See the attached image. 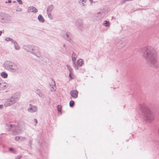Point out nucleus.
Wrapping results in <instances>:
<instances>
[{"label": "nucleus", "mask_w": 159, "mask_h": 159, "mask_svg": "<svg viewBox=\"0 0 159 159\" xmlns=\"http://www.w3.org/2000/svg\"><path fill=\"white\" fill-rule=\"evenodd\" d=\"M140 51L144 55L147 63L149 66L154 68L158 67L157 53L155 49L149 46L141 48Z\"/></svg>", "instance_id": "nucleus-1"}, {"label": "nucleus", "mask_w": 159, "mask_h": 159, "mask_svg": "<svg viewBox=\"0 0 159 159\" xmlns=\"http://www.w3.org/2000/svg\"><path fill=\"white\" fill-rule=\"evenodd\" d=\"M141 117L147 122L150 123L154 119L153 112L145 104H140L139 108Z\"/></svg>", "instance_id": "nucleus-2"}, {"label": "nucleus", "mask_w": 159, "mask_h": 159, "mask_svg": "<svg viewBox=\"0 0 159 159\" xmlns=\"http://www.w3.org/2000/svg\"><path fill=\"white\" fill-rule=\"evenodd\" d=\"M23 48L27 52H30L38 57L41 58V59L43 61V64H45L48 62L49 59L45 56L41 55L40 49L38 47L28 45H24Z\"/></svg>", "instance_id": "nucleus-3"}, {"label": "nucleus", "mask_w": 159, "mask_h": 159, "mask_svg": "<svg viewBox=\"0 0 159 159\" xmlns=\"http://www.w3.org/2000/svg\"><path fill=\"white\" fill-rule=\"evenodd\" d=\"M3 67L6 70L13 72L17 71L19 69V66L16 64L8 61L4 62Z\"/></svg>", "instance_id": "nucleus-4"}, {"label": "nucleus", "mask_w": 159, "mask_h": 159, "mask_svg": "<svg viewBox=\"0 0 159 159\" xmlns=\"http://www.w3.org/2000/svg\"><path fill=\"white\" fill-rule=\"evenodd\" d=\"M6 126L7 129H8L9 131H12L13 129H15L12 133L13 135H17L20 132L21 129L20 128L19 124L16 126L15 125L6 124Z\"/></svg>", "instance_id": "nucleus-5"}, {"label": "nucleus", "mask_w": 159, "mask_h": 159, "mask_svg": "<svg viewBox=\"0 0 159 159\" xmlns=\"http://www.w3.org/2000/svg\"><path fill=\"white\" fill-rule=\"evenodd\" d=\"M19 97L13 95L10 98L5 100L4 102V105L6 107L11 106L16 103L19 100Z\"/></svg>", "instance_id": "nucleus-6"}, {"label": "nucleus", "mask_w": 159, "mask_h": 159, "mask_svg": "<svg viewBox=\"0 0 159 159\" xmlns=\"http://www.w3.org/2000/svg\"><path fill=\"white\" fill-rule=\"evenodd\" d=\"M126 44L125 41L120 40L116 41L115 43L116 46L119 48L123 47Z\"/></svg>", "instance_id": "nucleus-7"}, {"label": "nucleus", "mask_w": 159, "mask_h": 159, "mask_svg": "<svg viewBox=\"0 0 159 159\" xmlns=\"http://www.w3.org/2000/svg\"><path fill=\"white\" fill-rule=\"evenodd\" d=\"M62 37L63 38L67 41L70 43L72 39L71 34L70 32H67L64 33Z\"/></svg>", "instance_id": "nucleus-8"}, {"label": "nucleus", "mask_w": 159, "mask_h": 159, "mask_svg": "<svg viewBox=\"0 0 159 159\" xmlns=\"http://www.w3.org/2000/svg\"><path fill=\"white\" fill-rule=\"evenodd\" d=\"M75 25L78 29L81 30L84 28L83 21L81 19H78L76 20Z\"/></svg>", "instance_id": "nucleus-9"}, {"label": "nucleus", "mask_w": 159, "mask_h": 159, "mask_svg": "<svg viewBox=\"0 0 159 159\" xmlns=\"http://www.w3.org/2000/svg\"><path fill=\"white\" fill-rule=\"evenodd\" d=\"M107 11L105 10H102L100 12L97 13V16L99 19H101L103 18L105 15L107 14Z\"/></svg>", "instance_id": "nucleus-10"}, {"label": "nucleus", "mask_w": 159, "mask_h": 159, "mask_svg": "<svg viewBox=\"0 0 159 159\" xmlns=\"http://www.w3.org/2000/svg\"><path fill=\"white\" fill-rule=\"evenodd\" d=\"M29 106L30 107L27 109L29 112L32 113L37 111V108L36 106H33L31 104H30Z\"/></svg>", "instance_id": "nucleus-11"}, {"label": "nucleus", "mask_w": 159, "mask_h": 159, "mask_svg": "<svg viewBox=\"0 0 159 159\" xmlns=\"http://www.w3.org/2000/svg\"><path fill=\"white\" fill-rule=\"evenodd\" d=\"M78 92L76 90H73L70 91V94L73 98H77Z\"/></svg>", "instance_id": "nucleus-12"}, {"label": "nucleus", "mask_w": 159, "mask_h": 159, "mask_svg": "<svg viewBox=\"0 0 159 159\" xmlns=\"http://www.w3.org/2000/svg\"><path fill=\"white\" fill-rule=\"evenodd\" d=\"M50 81L51 84L50 86V90L53 91L55 90L54 88L56 87L55 83L54 81L52 78H51Z\"/></svg>", "instance_id": "nucleus-13"}, {"label": "nucleus", "mask_w": 159, "mask_h": 159, "mask_svg": "<svg viewBox=\"0 0 159 159\" xmlns=\"http://www.w3.org/2000/svg\"><path fill=\"white\" fill-rule=\"evenodd\" d=\"M28 11L33 12L34 13H36L38 12L37 9L35 7L33 6H30L28 8Z\"/></svg>", "instance_id": "nucleus-14"}, {"label": "nucleus", "mask_w": 159, "mask_h": 159, "mask_svg": "<svg viewBox=\"0 0 159 159\" xmlns=\"http://www.w3.org/2000/svg\"><path fill=\"white\" fill-rule=\"evenodd\" d=\"M0 84V90H3L6 89L8 86V84L6 83H3L2 81V82Z\"/></svg>", "instance_id": "nucleus-15"}, {"label": "nucleus", "mask_w": 159, "mask_h": 159, "mask_svg": "<svg viewBox=\"0 0 159 159\" xmlns=\"http://www.w3.org/2000/svg\"><path fill=\"white\" fill-rule=\"evenodd\" d=\"M87 0H79L78 2L80 5L83 7H84L85 6L84 3L86 2Z\"/></svg>", "instance_id": "nucleus-16"}, {"label": "nucleus", "mask_w": 159, "mask_h": 159, "mask_svg": "<svg viewBox=\"0 0 159 159\" xmlns=\"http://www.w3.org/2000/svg\"><path fill=\"white\" fill-rule=\"evenodd\" d=\"M38 19L39 21L40 22L43 23L44 22V19L43 16L41 14H39V15L38 17Z\"/></svg>", "instance_id": "nucleus-17"}, {"label": "nucleus", "mask_w": 159, "mask_h": 159, "mask_svg": "<svg viewBox=\"0 0 159 159\" xmlns=\"http://www.w3.org/2000/svg\"><path fill=\"white\" fill-rule=\"evenodd\" d=\"M0 21L2 22H5L8 21L7 16H4V17L0 16Z\"/></svg>", "instance_id": "nucleus-18"}, {"label": "nucleus", "mask_w": 159, "mask_h": 159, "mask_svg": "<svg viewBox=\"0 0 159 159\" xmlns=\"http://www.w3.org/2000/svg\"><path fill=\"white\" fill-rule=\"evenodd\" d=\"M77 57V55H76V54L75 52H73L72 53V60L73 63H74V62H75Z\"/></svg>", "instance_id": "nucleus-19"}, {"label": "nucleus", "mask_w": 159, "mask_h": 159, "mask_svg": "<svg viewBox=\"0 0 159 159\" xmlns=\"http://www.w3.org/2000/svg\"><path fill=\"white\" fill-rule=\"evenodd\" d=\"M54 8V7L53 5H50L47 8V12H51Z\"/></svg>", "instance_id": "nucleus-20"}, {"label": "nucleus", "mask_w": 159, "mask_h": 159, "mask_svg": "<svg viewBox=\"0 0 159 159\" xmlns=\"http://www.w3.org/2000/svg\"><path fill=\"white\" fill-rule=\"evenodd\" d=\"M84 62L83 60L80 59L78 60L77 62V66H81L83 64Z\"/></svg>", "instance_id": "nucleus-21"}, {"label": "nucleus", "mask_w": 159, "mask_h": 159, "mask_svg": "<svg viewBox=\"0 0 159 159\" xmlns=\"http://www.w3.org/2000/svg\"><path fill=\"white\" fill-rule=\"evenodd\" d=\"M1 77L4 78H6L7 77L8 75L5 72H2L1 73Z\"/></svg>", "instance_id": "nucleus-22"}, {"label": "nucleus", "mask_w": 159, "mask_h": 159, "mask_svg": "<svg viewBox=\"0 0 159 159\" xmlns=\"http://www.w3.org/2000/svg\"><path fill=\"white\" fill-rule=\"evenodd\" d=\"M110 22L109 21L105 20L104 21L103 25L106 27H108L110 25Z\"/></svg>", "instance_id": "nucleus-23"}, {"label": "nucleus", "mask_w": 159, "mask_h": 159, "mask_svg": "<svg viewBox=\"0 0 159 159\" xmlns=\"http://www.w3.org/2000/svg\"><path fill=\"white\" fill-rule=\"evenodd\" d=\"M14 44L16 49L18 50L20 49V47L18 46V43L16 42L15 43H14Z\"/></svg>", "instance_id": "nucleus-24"}, {"label": "nucleus", "mask_w": 159, "mask_h": 159, "mask_svg": "<svg viewBox=\"0 0 159 159\" xmlns=\"http://www.w3.org/2000/svg\"><path fill=\"white\" fill-rule=\"evenodd\" d=\"M36 93L39 95V96L40 97H42L43 94L41 93L40 92L39 90V89H37L36 90Z\"/></svg>", "instance_id": "nucleus-25"}, {"label": "nucleus", "mask_w": 159, "mask_h": 159, "mask_svg": "<svg viewBox=\"0 0 159 159\" xmlns=\"http://www.w3.org/2000/svg\"><path fill=\"white\" fill-rule=\"evenodd\" d=\"M75 104V102L74 101H71L69 103L70 106L71 107H73Z\"/></svg>", "instance_id": "nucleus-26"}, {"label": "nucleus", "mask_w": 159, "mask_h": 159, "mask_svg": "<svg viewBox=\"0 0 159 159\" xmlns=\"http://www.w3.org/2000/svg\"><path fill=\"white\" fill-rule=\"evenodd\" d=\"M66 66L70 72H73V70L69 65H67Z\"/></svg>", "instance_id": "nucleus-27"}, {"label": "nucleus", "mask_w": 159, "mask_h": 159, "mask_svg": "<svg viewBox=\"0 0 159 159\" xmlns=\"http://www.w3.org/2000/svg\"><path fill=\"white\" fill-rule=\"evenodd\" d=\"M61 105H58L57 106V109L58 112L61 111Z\"/></svg>", "instance_id": "nucleus-28"}, {"label": "nucleus", "mask_w": 159, "mask_h": 159, "mask_svg": "<svg viewBox=\"0 0 159 159\" xmlns=\"http://www.w3.org/2000/svg\"><path fill=\"white\" fill-rule=\"evenodd\" d=\"M73 65L75 68V69L76 70H77L78 69V66H77L75 64V62H74V63H73Z\"/></svg>", "instance_id": "nucleus-29"}, {"label": "nucleus", "mask_w": 159, "mask_h": 159, "mask_svg": "<svg viewBox=\"0 0 159 159\" xmlns=\"http://www.w3.org/2000/svg\"><path fill=\"white\" fill-rule=\"evenodd\" d=\"M20 138H24L22 137L16 136L15 138V140L16 141H18L20 139Z\"/></svg>", "instance_id": "nucleus-30"}, {"label": "nucleus", "mask_w": 159, "mask_h": 159, "mask_svg": "<svg viewBox=\"0 0 159 159\" xmlns=\"http://www.w3.org/2000/svg\"><path fill=\"white\" fill-rule=\"evenodd\" d=\"M126 2H127V0H122L120 2V3L121 5H122Z\"/></svg>", "instance_id": "nucleus-31"}, {"label": "nucleus", "mask_w": 159, "mask_h": 159, "mask_svg": "<svg viewBox=\"0 0 159 159\" xmlns=\"http://www.w3.org/2000/svg\"><path fill=\"white\" fill-rule=\"evenodd\" d=\"M5 40L6 41L8 42L9 41H10L11 40H12V39L9 37H7L5 39Z\"/></svg>", "instance_id": "nucleus-32"}, {"label": "nucleus", "mask_w": 159, "mask_h": 159, "mask_svg": "<svg viewBox=\"0 0 159 159\" xmlns=\"http://www.w3.org/2000/svg\"><path fill=\"white\" fill-rule=\"evenodd\" d=\"M73 75V72H70L69 74V77L71 79H73V78L72 76V75Z\"/></svg>", "instance_id": "nucleus-33"}, {"label": "nucleus", "mask_w": 159, "mask_h": 159, "mask_svg": "<svg viewBox=\"0 0 159 159\" xmlns=\"http://www.w3.org/2000/svg\"><path fill=\"white\" fill-rule=\"evenodd\" d=\"M19 3L20 4L22 5L23 4V2L21 0H17Z\"/></svg>", "instance_id": "nucleus-34"}, {"label": "nucleus", "mask_w": 159, "mask_h": 159, "mask_svg": "<svg viewBox=\"0 0 159 159\" xmlns=\"http://www.w3.org/2000/svg\"><path fill=\"white\" fill-rule=\"evenodd\" d=\"M51 12H47V13L48 16H51Z\"/></svg>", "instance_id": "nucleus-35"}, {"label": "nucleus", "mask_w": 159, "mask_h": 159, "mask_svg": "<svg viewBox=\"0 0 159 159\" xmlns=\"http://www.w3.org/2000/svg\"><path fill=\"white\" fill-rule=\"evenodd\" d=\"M11 0H8L7 1H6L5 2V3H10L11 2Z\"/></svg>", "instance_id": "nucleus-36"}, {"label": "nucleus", "mask_w": 159, "mask_h": 159, "mask_svg": "<svg viewBox=\"0 0 159 159\" xmlns=\"http://www.w3.org/2000/svg\"><path fill=\"white\" fill-rule=\"evenodd\" d=\"M3 108V105H0V109H2Z\"/></svg>", "instance_id": "nucleus-37"}, {"label": "nucleus", "mask_w": 159, "mask_h": 159, "mask_svg": "<svg viewBox=\"0 0 159 159\" xmlns=\"http://www.w3.org/2000/svg\"><path fill=\"white\" fill-rule=\"evenodd\" d=\"M9 150L10 151H13L14 149H13V148H9Z\"/></svg>", "instance_id": "nucleus-38"}, {"label": "nucleus", "mask_w": 159, "mask_h": 159, "mask_svg": "<svg viewBox=\"0 0 159 159\" xmlns=\"http://www.w3.org/2000/svg\"><path fill=\"white\" fill-rule=\"evenodd\" d=\"M10 41L12 43H13V44L14 43H15L16 41H15L13 39H12V40H11Z\"/></svg>", "instance_id": "nucleus-39"}, {"label": "nucleus", "mask_w": 159, "mask_h": 159, "mask_svg": "<svg viewBox=\"0 0 159 159\" xmlns=\"http://www.w3.org/2000/svg\"><path fill=\"white\" fill-rule=\"evenodd\" d=\"M34 122L36 123L37 124L38 122V121H37V120L36 119H34Z\"/></svg>", "instance_id": "nucleus-40"}, {"label": "nucleus", "mask_w": 159, "mask_h": 159, "mask_svg": "<svg viewBox=\"0 0 159 159\" xmlns=\"http://www.w3.org/2000/svg\"><path fill=\"white\" fill-rule=\"evenodd\" d=\"M21 157V156H18L17 157L16 159H20V158Z\"/></svg>", "instance_id": "nucleus-41"}, {"label": "nucleus", "mask_w": 159, "mask_h": 159, "mask_svg": "<svg viewBox=\"0 0 159 159\" xmlns=\"http://www.w3.org/2000/svg\"><path fill=\"white\" fill-rule=\"evenodd\" d=\"M90 2V3H92L93 2V0H89Z\"/></svg>", "instance_id": "nucleus-42"}, {"label": "nucleus", "mask_w": 159, "mask_h": 159, "mask_svg": "<svg viewBox=\"0 0 159 159\" xmlns=\"http://www.w3.org/2000/svg\"><path fill=\"white\" fill-rule=\"evenodd\" d=\"M19 9H20V10H16V11H21V10H22V9H21V8H19Z\"/></svg>", "instance_id": "nucleus-43"}, {"label": "nucleus", "mask_w": 159, "mask_h": 159, "mask_svg": "<svg viewBox=\"0 0 159 159\" xmlns=\"http://www.w3.org/2000/svg\"><path fill=\"white\" fill-rule=\"evenodd\" d=\"M2 34V32L1 31H0V36Z\"/></svg>", "instance_id": "nucleus-44"}, {"label": "nucleus", "mask_w": 159, "mask_h": 159, "mask_svg": "<svg viewBox=\"0 0 159 159\" xmlns=\"http://www.w3.org/2000/svg\"><path fill=\"white\" fill-rule=\"evenodd\" d=\"M2 80H1V79L0 78V84H1V82H2Z\"/></svg>", "instance_id": "nucleus-45"}, {"label": "nucleus", "mask_w": 159, "mask_h": 159, "mask_svg": "<svg viewBox=\"0 0 159 159\" xmlns=\"http://www.w3.org/2000/svg\"><path fill=\"white\" fill-rule=\"evenodd\" d=\"M63 47H65L66 46H65V44H64L63 45Z\"/></svg>", "instance_id": "nucleus-46"}, {"label": "nucleus", "mask_w": 159, "mask_h": 159, "mask_svg": "<svg viewBox=\"0 0 159 159\" xmlns=\"http://www.w3.org/2000/svg\"><path fill=\"white\" fill-rule=\"evenodd\" d=\"M16 2V1H13V3H15Z\"/></svg>", "instance_id": "nucleus-47"}]
</instances>
